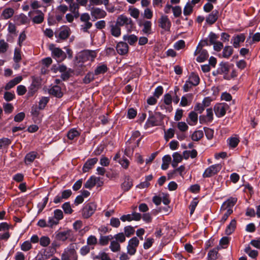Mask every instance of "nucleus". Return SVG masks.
<instances>
[{
    "label": "nucleus",
    "mask_w": 260,
    "mask_h": 260,
    "mask_svg": "<svg viewBox=\"0 0 260 260\" xmlns=\"http://www.w3.org/2000/svg\"><path fill=\"white\" fill-rule=\"evenodd\" d=\"M97 56L96 50H84L76 56L75 70L79 74H83L86 70V66H90V62L94 61Z\"/></svg>",
    "instance_id": "nucleus-1"
},
{
    "label": "nucleus",
    "mask_w": 260,
    "mask_h": 260,
    "mask_svg": "<svg viewBox=\"0 0 260 260\" xmlns=\"http://www.w3.org/2000/svg\"><path fill=\"white\" fill-rule=\"evenodd\" d=\"M149 116L144 125L146 129L154 126H161L164 123V119L166 116L159 112H153L148 111Z\"/></svg>",
    "instance_id": "nucleus-2"
},
{
    "label": "nucleus",
    "mask_w": 260,
    "mask_h": 260,
    "mask_svg": "<svg viewBox=\"0 0 260 260\" xmlns=\"http://www.w3.org/2000/svg\"><path fill=\"white\" fill-rule=\"evenodd\" d=\"M115 23L120 27L125 26L128 34L136 29V25L133 20L123 14L118 16Z\"/></svg>",
    "instance_id": "nucleus-3"
},
{
    "label": "nucleus",
    "mask_w": 260,
    "mask_h": 260,
    "mask_svg": "<svg viewBox=\"0 0 260 260\" xmlns=\"http://www.w3.org/2000/svg\"><path fill=\"white\" fill-rule=\"evenodd\" d=\"M75 245L77 246V244L72 243L67 249H64L61 255V260H78V255L75 250ZM76 248L77 249V247H76Z\"/></svg>",
    "instance_id": "nucleus-4"
},
{
    "label": "nucleus",
    "mask_w": 260,
    "mask_h": 260,
    "mask_svg": "<svg viewBox=\"0 0 260 260\" xmlns=\"http://www.w3.org/2000/svg\"><path fill=\"white\" fill-rule=\"evenodd\" d=\"M32 82L28 87L27 95L28 97L32 96L41 87L42 84V79L40 77L32 76Z\"/></svg>",
    "instance_id": "nucleus-5"
},
{
    "label": "nucleus",
    "mask_w": 260,
    "mask_h": 260,
    "mask_svg": "<svg viewBox=\"0 0 260 260\" xmlns=\"http://www.w3.org/2000/svg\"><path fill=\"white\" fill-rule=\"evenodd\" d=\"M97 205L94 202H89L84 204L82 210V215L84 218L90 217L96 210Z\"/></svg>",
    "instance_id": "nucleus-6"
},
{
    "label": "nucleus",
    "mask_w": 260,
    "mask_h": 260,
    "mask_svg": "<svg viewBox=\"0 0 260 260\" xmlns=\"http://www.w3.org/2000/svg\"><path fill=\"white\" fill-rule=\"evenodd\" d=\"M229 106L225 103H217L214 107V111L217 117H222L225 115Z\"/></svg>",
    "instance_id": "nucleus-7"
},
{
    "label": "nucleus",
    "mask_w": 260,
    "mask_h": 260,
    "mask_svg": "<svg viewBox=\"0 0 260 260\" xmlns=\"http://www.w3.org/2000/svg\"><path fill=\"white\" fill-rule=\"evenodd\" d=\"M221 166L220 164H215L207 168L203 174V178H209L221 170Z\"/></svg>",
    "instance_id": "nucleus-8"
},
{
    "label": "nucleus",
    "mask_w": 260,
    "mask_h": 260,
    "mask_svg": "<svg viewBox=\"0 0 260 260\" xmlns=\"http://www.w3.org/2000/svg\"><path fill=\"white\" fill-rule=\"evenodd\" d=\"M139 240L136 237L131 238L128 243L127 246V253L131 255H134L137 251V248L139 246Z\"/></svg>",
    "instance_id": "nucleus-9"
},
{
    "label": "nucleus",
    "mask_w": 260,
    "mask_h": 260,
    "mask_svg": "<svg viewBox=\"0 0 260 260\" xmlns=\"http://www.w3.org/2000/svg\"><path fill=\"white\" fill-rule=\"evenodd\" d=\"M52 51V56L53 58L58 59V62H61L67 58L66 53L59 48H50Z\"/></svg>",
    "instance_id": "nucleus-10"
},
{
    "label": "nucleus",
    "mask_w": 260,
    "mask_h": 260,
    "mask_svg": "<svg viewBox=\"0 0 260 260\" xmlns=\"http://www.w3.org/2000/svg\"><path fill=\"white\" fill-rule=\"evenodd\" d=\"M133 186V181L128 175H124V181L121 184V188L124 192L129 191Z\"/></svg>",
    "instance_id": "nucleus-11"
},
{
    "label": "nucleus",
    "mask_w": 260,
    "mask_h": 260,
    "mask_svg": "<svg viewBox=\"0 0 260 260\" xmlns=\"http://www.w3.org/2000/svg\"><path fill=\"white\" fill-rule=\"evenodd\" d=\"M129 47L124 42H119L116 45V49L117 53L121 55H124L128 52Z\"/></svg>",
    "instance_id": "nucleus-12"
},
{
    "label": "nucleus",
    "mask_w": 260,
    "mask_h": 260,
    "mask_svg": "<svg viewBox=\"0 0 260 260\" xmlns=\"http://www.w3.org/2000/svg\"><path fill=\"white\" fill-rule=\"evenodd\" d=\"M91 15L97 19L105 18L107 13L104 10L99 8L92 7L91 8Z\"/></svg>",
    "instance_id": "nucleus-13"
},
{
    "label": "nucleus",
    "mask_w": 260,
    "mask_h": 260,
    "mask_svg": "<svg viewBox=\"0 0 260 260\" xmlns=\"http://www.w3.org/2000/svg\"><path fill=\"white\" fill-rule=\"evenodd\" d=\"M98 161V159L96 157L88 159L83 166V172L86 173L88 172L97 163Z\"/></svg>",
    "instance_id": "nucleus-14"
},
{
    "label": "nucleus",
    "mask_w": 260,
    "mask_h": 260,
    "mask_svg": "<svg viewBox=\"0 0 260 260\" xmlns=\"http://www.w3.org/2000/svg\"><path fill=\"white\" fill-rule=\"evenodd\" d=\"M159 26L166 30H170L171 26V22L168 18V16H162L159 19Z\"/></svg>",
    "instance_id": "nucleus-15"
},
{
    "label": "nucleus",
    "mask_w": 260,
    "mask_h": 260,
    "mask_svg": "<svg viewBox=\"0 0 260 260\" xmlns=\"http://www.w3.org/2000/svg\"><path fill=\"white\" fill-rule=\"evenodd\" d=\"M109 28L111 32V34L116 37L118 38L121 35V28L116 23H114L110 22Z\"/></svg>",
    "instance_id": "nucleus-16"
},
{
    "label": "nucleus",
    "mask_w": 260,
    "mask_h": 260,
    "mask_svg": "<svg viewBox=\"0 0 260 260\" xmlns=\"http://www.w3.org/2000/svg\"><path fill=\"white\" fill-rule=\"evenodd\" d=\"M219 12L217 10H213L206 17V21L209 25L213 24L218 19Z\"/></svg>",
    "instance_id": "nucleus-17"
},
{
    "label": "nucleus",
    "mask_w": 260,
    "mask_h": 260,
    "mask_svg": "<svg viewBox=\"0 0 260 260\" xmlns=\"http://www.w3.org/2000/svg\"><path fill=\"white\" fill-rule=\"evenodd\" d=\"M33 13H39V14L38 15L35 16L32 18V22L36 24L41 23L44 20V14L42 12V11L41 10H37L36 11H34L33 12L30 11V12H29V13L28 14V16L30 17L31 14H32Z\"/></svg>",
    "instance_id": "nucleus-18"
},
{
    "label": "nucleus",
    "mask_w": 260,
    "mask_h": 260,
    "mask_svg": "<svg viewBox=\"0 0 260 260\" xmlns=\"http://www.w3.org/2000/svg\"><path fill=\"white\" fill-rule=\"evenodd\" d=\"M70 28L67 26H63L60 28L58 37L60 39L66 40L70 36Z\"/></svg>",
    "instance_id": "nucleus-19"
},
{
    "label": "nucleus",
    "mask_w": 260,
    "mask_h": 260,
    "mask_svg": "<svg viewBox=\"0 0 260 260\" xmlns=\"http://www.w3.org/2000/svg\"><path fill=\"white\" fill-rule=\"evenodd\" d=\"M233 66V64H230L228 62H223L221 61L219 64V67L218 68L220 75L223 74L224 75H228V73L230 71L231 66Z\"/></svg>",
    "instance_id": "nucleus-20"
},
{
    "label": "nucleus",
    "mask_w": 260,
    "mask_h": 260,
    "mask_svg": "<svg viewBox=\"0 0 260 260\" xmlns=\"http://www.w3.org/2000/svg\"><path fill=\"white\" fill-rule=\"evenodd\" d=\"M49 93L57 98H61L63 95V92L61 91V87L57 85L51 87L49 90Z\"/></svg>",
    "instance_id": "nucleus-21"
},
{
    "label": "nucleus",
    "mask_w": 260,
    "mask_h": 260,
    "mask_svg": "<svg viewBox=\"0 0 260 260\" xmlns=\"http://www.w3.org/2000/svg\"><path fill=\"white\" fill-rule=\"evenodd\" d=\"M22 77L21 76H17L13 79L10 80L5 86V89L8 90L11 88L14 87L16 85L19 83L22 80Z\"/></svg>",
    "instance_id": "nucleus-22"
},
{
    "label": "nucleus",
    "mask_w": 260,
    "mask_h": 260,
    "mask_svg": "<svg viewBox=\"0 0 260 260\" xmlns=\"http://www.w3.org/2000/svg\"><path fill=\"white\" fill-rule=\"evenodd\" d=\"M80 135V132L76 128H71L67 133V137L68 139L72 141H76Z\"/></svg>",
    "instance_id": "nucleus-23"
},
{
    "label": "nucleus",
    "mask_w": 260,
    "mask_h": 260,
    "mask_svg": "<svg viewBox=\"0 0 260 260\" xmlns=\"http://www.w3.org/2000/svg\"><path fill=\"white\" fill-rule=\"evenodd\" d=\"M71 230L58 232L56 235V239L58 241H65L71 236Z\"/></svg>",
    "instance_id": "nucleus-24"
},
{
    "label": "nucleus",
    "mask_w": 260,
    "mask_h": 260,
    "mask_svg": "<svg viewBox=\"0 0 260 260\" xmlns=\"http://www.w3.org/2000/svg\"><path fill=\"white\" fill-rule=\"evenodd\" d=\"M199 52L200 55L196 58V60L198 62H203L207 59L209 57V54L207 50L200 48Z\"/></svg>",
    "instance_id": "nucleus-25"
},
{
    "label": "nucleus",
    "mask_w": 260,
    "mask_h": 260,
    "mask_svg": "<svg viewBox=\"0 0 260 260\" xmlns=\"http://www.w3.org/2000/svg\"><path fill=\"white\" fill-rule=\"evenodd\" d=\"M38 153L36 151H31L26 154L24 158L25 164L28 165L32 163L37 157Z\"/></svg>",
    "instance_id": "nucleus-26"
},
{
    "label": "nucleus",
    "mask_w": 260,
    "mask_h": 260,
    "mask_svg": "<svg viewBox=\"0 0 260 260\" xmlns=\"http://www.w3.org/2000/svg\"><path fill=\"white\" fill-rule=\"evenodd\" d=\"M40 109L38 106H32L31 109V114L32 116L34 121L35 123L38 121L40 122L41 118L39 117L40 115Z\"/></svg>",
    "instance_id": "nucleus-27"
},
{
    "label": "nucleus",
    "mask_w": 260,
    "mask_h": 260,
    "mask_svg": "<svg viewBox=\"0 0 260 260\" xmlns=\"http://www.w3.org/2000/svg\"><path fill=\"white\" fill-rule=\"evenodd\" d=\"M236 228V220L234 219L231 220L230 224L226 226L225 230V234L229 236L231 235Z\"/></svg>",
    "instance_id": "nucleus-28"
},
{
    "label": "nucleus",
    "mask_w": 260,
    "mask_h": 260,
    "mask_svg": "<svg viewBox=\"0 0 260 260\" xmlns=\"http://www.w3.org/2000/svg\"><path fill=\"white\" fill-rule=\"evenodd\" d=\"M190 80L189 84L194 86H197L200 83V78L198 75L192 72L189 77L188 80Z\"/></svg>",
    "instance_id": "nucleus-29"
},
{
    "label": "nucleus",
    "mask_w": 260,
    "mask_h": 260,
    "mask_svg": "<svg viewBox=\"0 0 260 260\" xmlns=\"http://www.w3.org/2000/svg\"><path fill=\"white\" fill-rule=\"evenodd\" d=\"M138 39V37L135 35H125L123 36V41H127L128 43L132 46L137 42Z\"/></svg>",
    "instance_id": "nucleus-30"
},
{
    "label": "nucleus",
    "mask_w": 260,
    "mask_h": 260,
    "mask_svg": "<svg viewBox=\"0 0 260 260\" xmlns=\"http://www.w3.org/2000/svg\"><path fill=\"white\" fill-rule=\"evenodd\" d=\"M96 179L97 178L94 176H91L84 184V187L89 189H91L96 184Z\"/></svg>",
    "instance_id": "nucleus-31"
},
{
    "label": "nucleus",
    "mask_w": 260,
    "mask_h": 260,
    "mask_svg": "<svg viewBox=\"0 0 260 260\" xmlns=\"http://www.w3.org/2000/svg\"><path fill=\"white\" fill-rule=\"evenodd\" d=\"M108 67L105 64H101L97 66L94 70V75H99L103 74L108 71Z\"/></svg>",
    "instance_id": "nucleus-32"
},
{
    "label": "nucleus",
    "mask_w": 260,
    "mask_h": 260,
    "mask_svg": "<svg viewBox=\"0 0 260 260\" xmlns=\"http://www.w3.org/2000/svg\"><path fill=\"white\" fill-rule=\"evenodd\" d=\"M143 26H144L142 31L147 35H150L152 34L151 31V26L152 23L150 21L146 20L144 21L143 24Z\"/></svg>",
    "instance_id": "nucleus-33"
},
{
    "label": "nucleus",
    "mask_w": 260,
    "mask_h": 260,
    "mask_svg": "<svg viewBox=\"0 0 260 260\" xmlns=\"http://www.w3.org/2000/svg\"><path fill=\"white\" fill-rule=\"evenodd\" d=\"M162 164L161 168L163 170H166L169 168L170 162L171 161L172 158L170 155H166L162 157Z\"/></svg>",
    "instance_id": "nucleus-34"
},
{
    "label": "nucleus",
    "mask_w": 260,
    "mask_h": 260,
    "mask_svg": "<svg viewBox=\"0 0 260 260\" xmlns=\"http://www.w3.org/2000/svg\"><path fill=\"white\" fill-rule=\"evenodd\" d=\"M220 248L217 246L216 248L210 250L208 253V260H216L217 258V255Z\"/></svg>",
    "instance_id": "nucleus-35"
},
{
    "label": "nucleus",
    "mask_w": 260,
    "mask_h": 260,
    "mask_svg": "<svg viewBox=\"0 0 260 260\" xmlns=\"http://www.w3.org/2000/svg\"><path fill=\"white\" fill-rule=\"evenodd\" d=\"M233 53V49L232 46H225L222 51V57L225 58H229Z\"/></svg>",
    "instance_id": "nucleus-36"
},
{
    "label": "nucleus",
    "mask_w": 260,
    "mask_h": 260,
    "mask_svg": "<svg viewBox=\"0 0 260 260\" xmlns=\"http://www.w3.org/2000/svg\"><path fill=\"white\" fill-rule=\"evenodd\" d=\"M49 194H50V192H49L48 193L47 196L46 197L43 198L42 202L39 203L38 204L37 207L38 208V214L42 212V211L43 210V209L46 207V206L48 203V200H49Z\"/></svg>",
    "instance_id": "nucleus-37"
},
{
    "label": "nucleus",
    "mask_w": 260,
    "mask_h": 260,
    "mask_svg": "<svg viewBox=\"0 0 260 260\" xmlns=\"http://www.w3.org/2000/svg\"><path fill=\"white\" fill-rule=\"evenodd\" d=\"M14 11L11 8H8L4 9L2 12V16L5 19H8L11 18L14 14Z\"/></svg>",
    "instance_id": "nucleus-38"
},
{
    "label": "nucleus",
    "mask_w": 260,
    "mask_h": 260,
    "mask_svg": "<svg viewBox=\"0 0 260 260\" xmlns=\"http://www.w3.org/2000/svg\"><path fill=\"white\" fill-rule=\"evenodd\" d=\"M239 142L240 140L237 137H230L227 140V142L230 147L232 148H236L238 146Z\"/></svg>",
    "instance_id": "nucleus-39"
},
{
    "label": "nucleus",
    "mask_w": 260,
    "mask_h": 260,
    "mask_svg": "<svg viewBox=\"0 0 260 260\" xmlns=\"http://www.w3.org/2000/svg\"><path fill=\"white\" fill-rule=\"evenodd\" d=\"M204 136L203 132L201 130L196 131L191 135V138L194 141H198Z\"/></svg>",
    "instance_id": "nucleus-40"
},
{
    "label": "nucleus",
    "mask_w": 260,
    "mask_h": 260,
    "mask_svg": "<svg viewBox=\"0 0 260 260\" xmlns=\"http://www.w3.org/2000/svg\"><path fill=\"white\" fill-rule=\"evenodd\" d=\"M109 248L112 252H115L120 251V245L116 241L113 240L111 241Z\"/></svg>",
    "instance_id": "nucleus-41"
},
{
    "label": "nucleus",
    "mask_w": 260,
    "mask_h": 260,
    "mask_svg": "<svg viewBox=\"0 0 260 260\" xmlns=\"http://www.w3.org/2000/svg\"><path fill=\"white\" fill-rule=\"evenodd\" d=\"M61 207L66 214H71L73 212V210L72 209L70 203L69 202H66L63 204Z\"/></svg>",
    "instance_id": "nucleus-42"
},
{
    "label": "nucleus",
    "mask_w": 260,
    "mask_h": 260,
    "mask_svg": "<svg viewBox=\"0 0 260 260\" xmlns=\"http://www.w3.org/2000/svg\"><path fill=\"white\" fill-rule=\"evenodd\" d=\"M193 6L189 2H187L183 9V14L185 16L190 15L193 11Z\"/></svg>",
    "instance_id": "nucleus-43"
},
{
    "label": "nucleus",
    "mask_w": 260,
    "mask_h": 260,
    "mask_svg": "<svg viewBox=\"0 0 260 260\" xmlns=\"http://www.w3.org/2000/svg\"><path fill=\"white\" fill-rule=\"evenodd\" d=\"M188 117L190 121L192 122V123L188 122V124L190 125H195L198 122V114L194 111H191L189 113Z\"/></svg>",
    "instance_id": "nucleus-44"
},
{
    "label": "nucleus",
    "mask_w": 260,
    "mask_h": 260,
    "mask_svg": "<svg viewBox=\"0 0 260 260\" xmlns=\"http://www.w3.org/2000/svg\"><path fill=\"white\" fill-rule=\"evenodd\" d=\"M209 42L210 45L215 44L217 41V40L219 38V35H216L214 32L211 31L208 36Z\"/></svg>",
    "instance_id": "nucleus-45"
},
{
    "label": "nucleus",
    "mask_w": 260,
    "mask_h": 260,
    "mask_svg": "<svg viewBox=\"0 0 260 260\" xmlns=\"http://www.w3.org/2000/svg\"><path fill=\"white\" fill-rule=\"evenodd\" d=\"M49 98L42 97L39 102V108L40 110H43L49 102Z\"/></svg>",
    "instance_id": "nucleus-46"
},
{
    "label": "nucleus",
    "mask_w": 260,
    "mask_h": 260,
    "mask_svg": "<svg viewBox=\"0 0 260 260\" xmlns=\"http://www.w3.org/2000/svg\"><path fill=\"white\" fill-rule=\"evenodd\" d=\"M94 73L92 72L88 73L83 79V82L85 84H88L93 81L94 79Z\"/></svg>",
    "instance_id": "nucleus-47"
},
{
    "label": "nucleus",
    "mask_w": 260,
    "mask_h": 260,
    "mask_svg": "<svg viewBox=\"0 0 260 260\" xmlns=\"http://www.w3.org/2000/svg\"><path fill=\"white\" fill-rule=\"evenodd\" d=\"M59 221L56 220L53 216L49 217L47 222L48 228H52L54 225L59 224Z\"/></svg>",
    "instance_id": "nucleus-48"
},
{
    "label": "nucleus",
    "mask_w": 260,
    "mask_h": 260,
    "mask_svg": "<svg viewBox=\"0 0 260 260\" xmlns=\"http://www.w3.org/2000/svg\"><path fill=\"white\" fill-rule=\"evenodd\" d=\"M9 48V44L4 40H0V53H5Z\"/></svg>",
    "instance_id": "nucleus-49"
},
{
    "label": "nucleus",
    "mask_w": 260,
    "mask_h": 260,
    "mask_svg": "<svg viewBox=\"0 0 260 260\" xmlns=\"http://www.w3.org/2000/svg\"><path fill=\"white\" fill-rule=\"evenodd\" d=\"M98 243V239L95 236L90 235L87 239V244L88 246H94Z\"/></svg>",
    "instance_id": "nucleus-50"
},
{
    "label": "nucleus",
    "mask_w": 260,
    "mask_h": 260,
    "mask_svg": "<svg viewBox=\"0 0 260 260\" xmlns=\"http://www.w3.org/2000/svg\"><path fill=\"white\" fill-rule=\"evenodd\" d=\"M237 199L236 198H230L225 201L226 207L228 209H232L233 207L236 204Z\"/></svg>",
    "instance_id": "nucleus-51"
},
{
    "label": "nucleus",
    "mask_w": 260,
    "mask_h": 260,
    "mask_svg": "<svg viewBox=\"0 0 260 260\" xmlns=\"http://www.w3.org/2000/svg\"><path fill=\"white\" fill-rule=\"evenodd\" d=\"M125 235L127 237H129L134 234L135 230L134 228L131 225L125 226L124 228Z\"/></svg>",
    "instance_id": "nucleus-52"
},
{
    "label": "nucleus",
    "mask_w": 260,
    "mask_h": 260,
    "mask_svg": "<svg viewBox=\"0 0 260 260\" xmlns=\"http://www.w3.org/2000/svg\"><path fill=\"white\" fill-rule=\"evenodd\" d=\"M204 129L205 131V134L206 135V137H207V139L208 140H211L213 138V135H214V131L213 129L207 127H204Z\"/></svg>",
    "instance_id": "nucleus-53"
},
{
    "label": "nucleus",
    "mask_w": 260,
    "mask_h": 260,
    "mask_svg": "<svg viewBox=\"0 0 260 260\" xmlns=\"http://www.w3.org/2000/svg\"><path fill=\"white\" fill-rule=\"evenodd\" d=\"M40 244L43 247L47 246L50 243V238L47 236H42L40 238Z\"/></svg>",
    "instance_id": "nucleus-54"
},
{
    "label": "nucleus",
    "mask_w": 260,
    "mask_h": 260,
    "mask_svg": "<svg viewBox=\"0 0 260 260\" xmlns=\"http://www.w3.org/2000/svg\"><path fill=\"white\" fill-rule=\"evenodd\" d=\"M54 216L53 217L56 219L58 221H60V220L63 218V212L60 209H55L54 210Z\"/></svg>",
    "instance_id": "nucleus-55"
},
{
    "label": "nucleus",
    "mask_w": 260,
    "mask_h": 260,
    "mask_svg": "<svg viewBox=\"0 0 260 260\" xmlns=\"http://www.w3.org/2000/svg\"><path fill=\"white\" fill-rule=\"evenodd\" d=\"M11 143L10 139L7 138L0 139V149L3 147H8Z\"/></svg>",
    "instance_id": "nucleus-56"
},
{
    "label": "nucleus",
    "mask_w": 260,
    "mask_h": 260,
    "mask_svg": "<svg viewBox=\"0 0 260 260\" xmlns=\"http://www.w3.org/2000/svg\"><path fill=\"white\" fill-rule=\"evenodd\" d=\"M116 241L118 243H123L125 241V235L123 233H119L114 236Z\"/></svg>",
    "instance_id": "nucleus-57"
},
{
    "label": "nucleus",
    "mask_w": 260,
    "mask_h": 260,
    "mask_svg": "<svg viewBox=\"0 0 260 260\" xmlns=\"http://www.w3.org/2000/svg\"><path fill=\"white\" fill-rule=\"evenodd\" d=\"M137 110L133 108H131L127 111V117L129 119H134L137 116Z\"/></svg>",
    "instance_id": "nucleus-58"
},
{
    "label": "nucleus",
    "mask_w": 260,
    "mask_h": 260,
    "mask_svg": "<svg viewBox=\"0 0 260 260\" xmlns=\"http://www.w3.org/2000/svg\"><path fill=\"white\" fill-rule=\"evenodd\" d=\"M3 108L6 114L11 113L14 109L13 105L10 103L4 104Z\"/></svg>",
    "instance_id": "nucleus-59"
},
{
    "label": "nucleus",
    "mask_w": 260,
    "mask_h": 260,
    "mask_svg": "<svg viewBox=\"0 0 260 260\" xmlns=\"http://www.w3.org/2000/svg\"><path fill=\"white\" fill-rule=\"evenodd\" d=\"M185 46V43L184 40H180L176 42L174 45V47L175 49L177 50H179Z\"/></svg>",
    "instance_id": "nucleus-60"
},
{
    "label": "nucleus",
    "mask_w": 260,
    "mask_h": 260,
    "mask_svg": "<svg viewBox=\"0 0 260 260\" xmlns=\"http://www.w3.org/2000/svg\"><path fill=\"white\" fill-rule=\"evenodd\" d=\"M32 248L31 243L28 241L24 242L21 245V249L24 251H27Z\"/></svg>",
    "instance_id": "nucleus-61"
},
{
    "label": "nucleus",
    "mask_w": 260,
    "mask_h": 260,
    "mask_svg": "<svg viewBox=\"0 0 260 260\" xmlns=\"http://www.w3.org/2000/svg\"><path fill=\"white\" fill-rule=\"evenodd\" d=\"M15 98V94L11 92L6 91L4 93V98L7 102L12 101Z\"/></svg>",
    "instance_id": "nucleus-62"
},
{
    "label": "nucleus",
    "mask_w": 260,
    "mask_h": 260,
    "mask_svg": "<svg viewBox=\"0 0 260 260\" xmlns=\"http://www.w3.org/2000/svg\"><path fill=\"white\" fill-rule=\"evenodd\" d=\"M173 12L175 17L181 16L182 13L181 8L179 6H176L173 8Z\"/></svg>",
    "instance_id": "nucleus-63"
},
{
    "label": "nucleus",
    "mask_w": 260,
    "mask_h": 260,
    "mask_svg": "<svg viewBox=\"0 0 260 260\" xmlns=\"http://www.w3.org/2000/svg\"><path fill=\"white\" fill-rule=\"evenodd\" d=\"M163 92L164 88L162 86H158L155 89L154 92L153 93V95L154 96L158 99L159 98L160 95L162 94Z\"/></svg>",
    "instance_id": "nucleus-64"
}]
</instances>
